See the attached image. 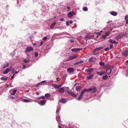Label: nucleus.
<instances>
[{
	"label": "nucleus",
	"instance_id": "obj_1",
	"mask_svg": "<svg viewBox=\"0 0 128 128\" xmlns=\"http://www.w3.org/2000/svg\"><path fill=\"white\" fill-rule=\"evenodd\" d=\"M96 90V88L94 87H93L91 88H85L80 93V95L77 99L78 100H80L81 99V98L83 97L82 96L86 92H88L90 91L91 92L94 93Z\"/></svg>",
	"mask_w": 128,
	"mask_h": 128
},
{
	"label": "nucleus",
	"instance_id": "obj_2",
	"mask_svg": "<svg viewBox=\"0 0 128 128\" xmlns=\"http://www.w3.org/2000/svg\"><path fill=\"white\" fill-rule=\"evenodd\" d=\"M78 56L77 55H74L70 56L67 58L66 60L68 61L77 58Z\"/></svg>",
	"mask_w": 128,
	"mask_h": 128
},
{
	"label": "nucleus",
	"instance_id": "obj_3",
	"mask_svg": "<svg viewBox=\"0 0 128 128\" xmlns=\"http://www.w3.org/2000/svg\"><path fill=\"white\" fill-rule=\"evenodd\" d=\"M112 71V69L110 67H109L107 68L106 72V74L108 75H109L111 73Z\"/></svg>",
	"mask_w": 128,
	"mask_h": 128
},
{
	"label": "nucleus",
	"instance_id": "obj_4",
	"mask_svg": "<svg viewBox=\"0 0 128 128\" xmlns=\"http://www.w3.org/2000/svg\"><path fill=\"white\" fill-rule=\"evenodd\" d=\"M17 91L16 90H10L9 91V93L12 95H14L16 93Z\"/></svg>",
	"mask_w": 128,
	"mask_h": 128
},
{
	"label": "nucleus",
	"instance_id": "obj_5",
	"mask_svg": "<svg viewBox=\"0 0 128 128\" xmlns=\"http://www.w3.org/2000/svg\"><path fill=\"white\" fill-rule=\"evenodd\" d=\"M33 50V48L30 46H29L26 48V52H29Z\"/></svg>",
	"mask_w": 128,
	"mask_h": 128
},
{
	"label": "nucleus",
	"instance_id": "obj_6",
	"mask_svg": "<svg viewBox=\"0 0 128 128\" xmlns=\"http://www.w3.org/2000/svg\"><path fill=\"white\" fill-rule=\"evenodd\" d=\"M66 92L67 93L71 95L72 96L76 97V95L73 92L68 91L67 90H66Z\"/></svg>",
	"mask_w": 128,
	"mask_h": 128
},
{
	"label": "nucleus",
	"instance_id": "obj_7",
	"mask_svg": "<svg viewBox=\"0 0 128 128\" xmlns=\"http://www.w3.org/2000/svg\"><path fill=\"white\" fill-rule=\"evenodd\" d=\"M96 60V58L93 57L90 58L89 59V60L90 62H95Z\"/></svg>",
	"mask_w": 128,
	"mask_h": 128
},
{
	"label": "nucleus",
	"instance_id": "obj_8",
	"mask_svg": "<svg viewBox=\"0 0 128 128\" xmlns=\"http://www.w3.org/2000/svg\"><path fill=\"white\" fill-rule=\"evenodd\" d=\"M122 54L124 56H127L128 55V51L127 50H124L122 53Z\"/></svg>",
	"mask_w": 128,
	"mask_h": 128
},
{
	"label": "nucleus",
	"instance_id": "obj_9",
	"mask_svg": "<svg viewBox=\"0 0 128 128\" xmlns=\"http://www.w3.org/2000/svg\"><path fill=\"white\" fill-rule=\"evenodd\" d=\"M64 87L60 88L58 90L59 92L60 93H63L64 92Z\"/></svg>",
	"mask_w": 128,
	"mask_h": 128
},
{
	"label": "nucleus",
	"instance_id": "obj_10",
	"mask_svg": "<svg viewBox=\"0 0 128 128\" xmlns=\"http://www.w3.org/2000/svg\"><path fill=\"white\" fill-rule=\"evenodd\" d=\"M82 50V48H74L72 49L71 50L72 52H77L79 51Z\"/></svg>",
	"mask_w": 128,
	"mask_h": 128
},
{
	"label": "nucleus",
	"instance_id": "obj_11",
	"mask_svg": "<svg viewBox=\"0 0 128 128\" xmlns=\"http://www.w3.org/2000/svg\"><path fill=\"white\" fill-rule=\"evenodd\" d=\"M46 102V100H41L39 103L38 104L42 106L44 105L45 104Z\"/></svg>",
	"mask_w": 128,
	"mask_h": 128
},
{
	"label": "nucleus",
	"instance_id": "obj_12",
	"mask_svg": "<svg viewBox=\"0 0 128 128\" xmlns=\"http://www.w3.org/2000/svg\"><path fill=\"white\" fill-rule=\"evenodd\" d=\"M8 66H9L8 63L7 62H6L3 64L2 67V68H6L8 67Z\"/></svg>",
	"mask_w": 128,
	"mask_h": 128
},
{
	"label": "nucleus",
	"instance_id": "obj_13",
	"mask_svg": "<svg viewBox=\"0 0 128 128\" xmlns=\"http://www.w3.org/2000/svg\"><path fill=\"white\" fill-rule=\"evenodd\" d=\"M67 71L68 72L70 73L74 71V69L72 68H68Z\"/></svg>",
	"mask_w": 128,
	"mask_h": 128
},
{
	"label": "nucleus",
	"instance_id": "obj_14",
	"mask_svg": "<svg viewBox=\"0 0 128 128\" xmlns=\"http://www.w3.org/2000/svg\"><path fill=\"white\" fill-rule=\"evenodd\" d=\"M110 14L112 16H116L117 15V13L116 12L112 11L110 12Z\"/></svg>",
	"mask_w": 128,
	"mask_h": 128
},
{
	"label": "nucleus",
	"instance_id": "obj_15",
	"mask_svg": "<svg viewBox=\"0 0 128 128\" xmlns=\"http://www.w3.org/2000/svg\"><path fill=\"white\" fill-rule=\"evenodd\" d=\"M109 42L110 43L118 44V42H116L115 40L112 39H110L108 40Z\"/></svg>",
	"mask_w": 128,
	"mask_h": 128
},
{
	"label": "nucleus",
	"instance_id": "obj_16",
	"mask_svg": "<svg viewBox=\"0 0 128 128\" xmlns=\"http://www.w3.org/2000/svg\"><path fill=\"white\" fill-rule=\"evenodd\" d=\"M110 34V32H107L105 35L102 34V38H104L106 36H108Z\"/></svg>",
	"mask_w": 128,
	"mask_h": 128
},
{
	"label": "nucleus",
	"instance_id": "obj_17",
	"mask_svg": "<svg viewBox=\"0 0 128 128\" xmlns=\"http://www.w3.org/2000/svg\"><path fill=\"white\" fill-rule=\"evenodd\" d=\"M94 70L93 68H90L86 70H85L86 72H92Z\"/></svg>",
	"mask_w": 128,
	"mask_h": 128
},
{
	"label": "nucleus",
	"instance_id": "obj_18",
	"mask_svg": "<svg viewBox=\"0 0 128 128\" xmlns=\"http://www.w3.org/2000/svg\"><path fill=\"white\" fill-rule=\"evenodd\" d=\"M94 76V75L93 74H92L89 76H86V78L88 80H90Z\"/></svg>",
	"mask_w": 128,
	"mask_h": 128
},
{
	"label": "nucleus",
	"instance_id": "obj_19",
	"mask_svg": "<svg viewBox=\"0 0 128 128\" xmlns=\"http://www.w3.org/2000/svg\"><path fill=\"white\" fill-rule=\"evenodd\" d=\"M56 24V23L55 22H53L51 25L50 26V28L51 29H53L54 27L55 26Z\"/></svg>",
	"mask_w": 128,
	"mask_h": 128
},
{
	"label": "nucleus",
	"instance_id": "obj_20",
	"mask_svg": "<svg viewBox=\"0 0 128 128\" xmlns=\"http://www.w3.org/2000/svg\"><path fill=\"white\" fill-rule=\"evenodd\" d=\"M9 68H7L4 72V74H7L9 72Z\"/></svg>",
	"mask_w": 128,
	"mask_h": 128
},
{
	"label": "nucleus",
	"instance_id": "obj_21",
	"mask_svg": "<svg viewBox=\"0 0 128 128\" xmlns=\"http://www.w3.org/2000/svg\"><path fill=\"white\" fill-rule=\"evenodd\" d=\"M60 101V102L62 103H64L66 102V100L64 99H61Z\"/></svg>",
	"mask_w": 128,
	"mask_h": 128
},
{
	"label": "nucleus",
	"instance_id": "obj_22",
	"mask_svg": "<svg viewBox=\"0 0 128 128\" xmlns=\"http://www.w3.org/2000/svg\"><path fill=\"white\" fill-rule=\"evenodd\" d=\"M45 97L47 99L49 98L50 97V95L48 93H47L45 94Z\"/></svg>",
	"mask_w": 128,
	"mask_h": 128
},
{
	"label": "nucleus",
	"instance_id": "obj_23",
	"mask_svg": "<svg viewBox=\"0 0 128 128\" xmlns=\"http://www.w3.org/2000/svg\"><path fill=\"white\" fill-rule=\"evenodd\" d=\"M52 85L55 88H59L58 85H57L54 84H52Z\"/></svg>",
	"mask_w": 128,
	"mask_h": 128
},
{
	"label": "nucleus",
	"instance_id": "obj_24",
	"mask_svg": "<svg viewBox=\"0 0 128 128\" xmlns=\"http://www.w3.org/2000/svg\"><path fill=\"white\" fill-rule=\"evenodd\" d=\"M125 20L126 24H128V15H126L125 17Z\"/></svg>",
	"mask_w": 128,
	"mask_h": 128
},
{
	"label": "nucleus",
	"instance_id": "obj_25",
	"mask_svg": "<svg viewBox=\"0 0 128 128\" xmlns=\"http://www.w3.org/2000/svg\"><path fill=\"white\" fill-rule=\"evenodd\" d=\"M96 72L98 75L102 76V75H103V71H101L100 72Z\"/></svg>",
	"mask_w": 128,
	"mask_h": 128
},
{
	"label": "nucleus",
	"instance_id": "obj_26",
	"mask_svg": "<svg viewBox=\"0 0 128 128\" xmlns=\"http://www.w3.org/2000/svg\"><path fill=\"white\" fill-rule=\"evenodd\" d=\"M60 106H58L57 107V109L56 111V113L57 114H58L59 113V112L60 110Z\"/></svg>",
	"mask_w": 128,
	"mask_h": 128
},
{
	"label": "nucleus",
	"instance_id": "obj_27",
	"mask_svg": "<svg viewBox=\"0 0 128 128\" xmlns=\"http://www.w3.org/2000/svg\"><path fill=\"white\" fill-rule=\"evenodd\" d=\"M92 37L89 34H87L85 36V38L86 39V38H88V39Z\"/></svg>",
	"mask_w": 128,
	"mask_h": 128
},
{
	"label": "nucleus",
	"instance_id": "obj_28",
	"mask_svg": "<svg viewBox=\"0 0 128 128\" xmlns=\"http://www.w3.org/2000/svg\"><path fill=\"white\" fill-rule=\"evenodd\" d=\"M8 78V77H2L0 79L2 80H6Z\"/></svg>",
	"mask_w": 128,
	"mask_h": 128
},
{
	"label": "nucleus",
	"instance_id": "obj_29",
	"mask_svg": "<svg viewBox=\"0 0 128 128\" xmlns=\"http://www.w3.org/2000/svg\"><path fill=\"white\" fill-rule=\"evenodd\" d=\"M121 33H120L119 34L118 36H116V38L118 40L119 38H121L122 37Z\"/></svg>",
	"mask_w": 128,
	"mask_h": 128
},
{
	"label": "nucleus",
	"instance_id": "obj_30",
	"mask_svg": "<svg viewBox=\"0 0 128 128\" xmlns=\"http://www.w3.org/2000/svg\"><path fill=\"white\" fill-rule=\"evenodd\" d=\"M83 62L82 60H81L80 61L76 62L74 64H82Z\"/></svg>",
	"mask_w": 128,
	"mask_h": 128
},
{
	"label": "nucleus",
	"instance_id": "obj_31",
	"mask_svg": "<svg viewBox=\"0 0 128 128\" xmlns=\"http://www.w3.org/2000/svg\"><path fill=\"white\" fill-rule=\"evenodd\" d=\"M46 82V80H44V81H42L38 83L37 84V85L38 86H39L40 85H41L42 84V83H45Z\"/></svg>",
	"mask_w": 128,
	"mask_h": 128
},
{
	"label": "nucleus",
	"instance_id": "obj_32",
	"mask_svg": "<svg viewBox=\"0 0 128 128\" xmlns=\"http://www.w3.org/2000/svg\"><path fill=\"white\" fill-rule=\"evenodd\" d=\"M98 53L97 52V50L95 51V50H94L93 52V54L94 55H96L98 54Z\"/></svg>",
	"mask_w": 128,
	"mask_h": 128
},
{
	"label": "nucleus",
	"instance_id": "obj_33",
	"mask_svg": "<svg viewBox=\"0 0 128 128\" xmlns=\"http://www.w3.org/2000/svg\"><path fill=\"white\" fill-rule=\"evenodd\" d=\"M103 48V47H101L96 48L95 49V51L97 50V51L100 50Z\"/></svg>",
	"mask_w": 128,
	"mask_h": 128
},
{
	"label": "nucleus",
	"instance_id": "obj_34",
	"mask_svg": "<svg viewBox=\"0 0 128 128\" xmlns=\"http://www.w3.org/2000/svg\"><path fill=\"white\" fill-rule=\"evenodd\" d=\"M68 16V17H70L72 16V15L71 12H70L67 15Z\"/></svg>",
	"mask_w": 128,
	"mask_h": 128
},
{
	"label": "nucleus",
	"instance_id": "obj_35",
	"mask_svg": "<svg viewBox=\"0 0 128 128\" xmlns=\"http://www.w3.org/2000/svg\"><path fill=\"white\" fill-rule=\"evenodd\" d=\"M8 98H10L12 99H15L14 97L13 96H12L11 95H8Z\"/></svg>",
	"mask_w": 128,
	"mask_h": 128
},
{
	"label": "nucleus",
	"instance_id": "obj_36",
	"mask_svg": "<svg viewBox=\"0 0 128 128\" xmlns=\"http://www.w3.org/2000/svg\"><path fill=\"white\" fill-rule=\"evenodd\" d=\"M99 64L101 66H103L104 65V63L102 62H100Z\"/></svg>",
	"mask_w": 128,
	"mask_h": 128
},
{
	"label": "nucleus",
	"instance_id": "obj_37",
	"mask_svg": "<svg viewBox=\"0 0 128 128\" xmlns=\"http://www.w3.org/2000/svg\"><path fill=\"white\" fill-rule=\"evenodd\" d=\"M108 78V76L106 75H105L103 76L102 77V79L103 80H106V79Z\"/></svg>",
	"mask_w": 128,
	"mask_h": 128
},
{
	"label": "nucleus",
	"instance_id": "obj_38",
	"mask_svg": "<svg viewBox=\"0 0 128 128\" xmlns=\"http://www.w3.org/2000/svg\"><path fill=\"white\" fill-rule=\"evenodd\" d=\"M120 33L121 34V35H122V37L125 36L126 35V33L122 32Z\"/></svg>",
	"mask_w": 128,
	"mask_h": 128
},
{
	"label": "nucleus",
	"instance_id": "obj_39",
	"mask_svg": "<svg viewBox=\"0 0 128 128\" xmlns=\"http://www.w3.org/2000/svg\"><path fill=\"white\" fill-rule=\"evenodd\" d=\"M106 26H107L106 28H105V29L107 30H110V28H109V26H108V24H107Z\"/></svg>",
	"mask_w": 128,
	"mask_h": 128
},
{
	"label": "nucleus",
	"instance_id": "obj_40",
	"mask_svg": "<svg viewBox=\"0 0 128 128\" xmlns=\"http://www.w3.org/2000/svg\"><path fill=\"white\" fill-rule=\"evenodd\" d=\"M64 87V91H66V90L68 91V90L69 89V88L68 87Z\"/></svg>",
	"mask_w": 128,
	"mask_h": 128
},
{
	"label": "nucleus",
	"instance_id": "obj_41",
	"mask_svg": "<svg viewBox=\"0 0 128 128\" xmlns=\"http://www.w3.org/2000/svg\"><path fill=\"white\" fill-rule=\"evenodd\" d=\"M12 73L13 74L12 76L11 77L12 79L14 78V75L15 74L14 73V70H13L12 72Z\"/></svg>",
	"mask_w": 128,
	"mask_h": 128
},
{
	"label": "nucleus",
	"instance_id": "obj_42",
	"mask_svg": "<svg viewBox=\"0 0 128 128\" xmlns=\"http://www.w3.org/2000/svg\"><path fill=\"white\" fill-rule=\"evenodd\" d=\"M23 62L24 63H27L28 62H29V60H26V59H24V60Z\"/></svg>",
	"mask_w": 128,
	"mask_h": 128
},
{
	"label": "nucleus",
	"instance_id": "obj_43",
	"mask_svg": "<svg viewBox=\"0 0 128 128\" xmlns=\"http://www.w3.org/2000/svg\"><path fill=\"white\" fill-rule=\"evenodd\" d=\"M83 10L84 11H86L88 10V9L87 8L85 7L83 8Z\"/></svg>",
	"mask_w": 128,
	"mask_h": 128
},
{
	"label": "nucleus",
	"instance_id": "obj_44",
	"mask_svg": "<svg viewBox=\"0 0 128 128\" xmlns=\"http://www.w3.org/2000/svg\"><path fill=\"white\" fill-rule=\"evenodd\" d=\"M110 50V49L109 47H108L104 49V50L106 51Z\"/></svg>",
	"mask_w": 128,
	"mask_h": 128
},
{
	"label": "nucleus",
	"instance_id": "obj_45",
	"mask_svg": "<svg viewBox=\"0 0 128 128\" xmlns=\"http://www.w3.org/2000/svg\"><path fill=\"white\" fill-rule=\"evenodd\" d=\"M23 100L24 102H30V101H29L28 100L26 99H24Z\"/></svg>",
	"mask_w": 128,
	"mask_h": 128
},
{
	"label": "nucleus",
	"instance_id": "obj_46",
	"mask_svg": "<svg viewBox=\"0 0 128 128\" xmlns=\"http://www.w3.org/2000/svg\"><path fill=\"white\" fill-rule=\"evenodd\" d=\"M9 69H10V70H11L12 71H12L13 70H14V68H12V66H11L10 68Z\"/></svg>",
	"mask_w": 128,
	"mask_h": 128
},
{
	"label": "nucleus",
	"instance_id": "obj_47",
	"mask_svg": "<svg viewBox=\"0 0 128 128\" xmlns=\"http://www.w3.org/2000/svg\"><path fill=\"white\" fill-rule=\"evenodd\" d=\"M34 56L36 57L37 56H38V53L37 52H36L34 53Z\"/></svg>",
	"mask_w": 128,
	"mask_h": 128
},
{
	"label": "nucleus",
	"instance_id": "obj_48",
	"mask_svg": "<svg viewBox=\"0 0 128 128\" xmlns=\"http://www.w3.org/2000/svg\"><path fill=\"white\" fill-rule=\"evenodd\" d=\"M80 88L79 87H77L76 88V90L78 91L80 90Z\"/></svg>",
	"mask_w": 128,
	"mask_h": 128
},
{
	"label": "nucleus",
	"instance_id": "obj_49",
	"mask_svg": "<svg viewBox=\"0 0 128 128\" xmlns=\"http://www.w3.org/2000/svg\"><path fill=\"white\" fill-rule=\"evenodd\" d=\"M44 43V42L43 41H42V42H41L40 43V46H42L43 44Z\"/></svg>",
	"mask_w": 128,
	"mask_h": 128
},
{
	"label": "nucleus",
	"instance_id": "obj_50",
	"mask_svg": "<svg viewBox=\"0 0 128 128\" xmlns=\"http://www.w3.org/2000/svg\"><path fill=\"white\" fill-rule=\"evenodd\" d=\"M110 50L111 49L113 48V46L112 44H110Z\"/></svg>",
	"mask_w": 128,
	"mask_h": 128
},
{
	"label": "nucleus",
	"instance_id": "obj_51",
	"mask_svg": "<svg viewBox=\"0 0 128 128\" xmlns=\"http://www.w3.org/2000/svg\"><path fill=\"white\" fill-rule=\"evenodd\" d=\"M70 42L72 43H73L74 42V41L73 40H70Z\"/></svg>",
	"mask_w": 128,
	"mask_h": 128
},
{
	"label": "nucleus",
	"instance_id": "obj_52",
	"mask_svg": "<svg viewBox=\"0 0 128 128\" xmlns=\"http://www.w3.org/2000/svg\"><path fill=\"white\" fill-rule=\"evenodd\" d=\"M47 38L46 37H44L43 38V40H45L47 39Z\"/></svg>",
	"mask_w": 128,
	"mask_h": 128
},
{
	"label": "nucleus",
	"instance_id": "obj_53",
	"mask_svg": "<svg viewBox=\"0 0 128 128\" xmlns=\"http://www.w3.org/2000/svg\"><path fill=\"white\" fill-rule=\"evenodd\" d=\"M69 22L68 21H66V25L67 26H68L69 25Z\"/></svg>",
	"mask_w": 128,
	"mask_h": 128
},
{
	"label": "nucleus",
	"instance_id": "obj_54",
	"mask_svg": "<svg viewBox=\"0 0 128 128\" xmlns=\"http://www.w3.org/2000/svg\"><path fill=\"white\" fill-rule=\"evenodd\" d=\"M23 66L22 68L23 69H24L26 68V66H25L24 64H23Z\"/></svg>",
	"mask_w": 128,
	"mask_h": 128
},
{
	"label": "nucleus",
	"instance_id": "obj_55",
	"mask_svg": "<svg viewBox=\"0 0 128 128\" xmlns=\"http://www.w3.org/2000/svg\"><path fill=\"white\" fill-rule=\"evenodd\" d=\"M103 75L104 74H106V71H103Z\"/></svg>",
	"mask_w": 128,
	"mask_h": 128
},
{
	"label": "nucleus",
	"instance_id": "obj_56",
	"mask_svg": "<svg viewBox=\"0 0 128 128\" xmlns=\"http://www.w3.org/2000/svg\"><path fill=\"white\" fill-rule=\"evenodd\" d=\"M67 8L68 10H69L70 8V7L69 6H67ZM70 10H67L68 11H69Z\"/></svg>",
	"mask_w": 128,
	"mask_h": 128
},
{
	"label": "nucleus",
	"instance_id": "obj_57",
	"mask_svg": "<svg viewBox=\"0 0 128 128\" xmlns=\"http://www.w3.org/2000/svg\"><path fill=\"white\" fill-rule=\"evenodd\" d=\"M69 22V23L70 24H72V20H70Z\"/></svg>",
	"mask_w": 128,
	"mask_h": 128
},
{
	"label": "nucleus",
	"instance_id": "obj_58",
	"mask_svg": "<svg viewBox=\"0 0 128 128\" xmlns=\"http://www.w3.org/2000/svg\"><path fill=\"white\" fill-rule=\"evenodd\" d=\"M36 94L37 95H38L39 94V93L38 92H36Z\"/></svg>",
	"mask_w": 128,
	"mask_h": 128
},
{
	"label": "nucleus",
	"instance_id": "obj_59",
	"mask_svg": "<svg viewBox=\"0 0 128 128\" xmlns=\"http://www.w3.org/2000/svg\"><path fill=\"white\" fill-rule=\"evenodd\" d=\"M62 84H60V85H59V88L60 87L62 86Z\"/></svg>",
	"mask_w": 128,
	"mask_h": 128
},
{
	"label": "nucleus",
	"instance_id": "obj_60",
	"mask_svg": "<svg viewBox=\"0 0 128 128\" xmlns=\"http://www.w3.org/2000/svg\"><path fill=\"white\" fill-rule=\"evenodd\" d=\"M18 72H17L16 71L15 72H14V73L15 74H17Z\"/></svg>",
	"mask_w": 128,
	"mask_h": 128
},
{
	"label": "nucleus",
	"instance_id": "obj_61",
	"mask_svg": "<svg viewBox=\"0 0 128 128\" xmlns=\"http://www.w3.org/2000/svg\"><path fill=\"white\" fill-rule=\"evenodd\" d=\"M60 20L61 21H63L64 20V19L63 18H61L60 19Z\"/></svg>",
	"mask_w": 128,
	"mask_h": 128
},
{
	"label": "nucleus",
	"instance_id": "obj_62",
	"mask_svg": "<svg viewBox=\"0 0 128 128\" xmlns=\"http://www.w3.org/2000/svg\"><path fill=\"white\" fill-rule=\"evenodd\" d=\"M42 99H44V96H42Z\"/></svg>",
	"mask_w": 128,
	"mask_h": 128
},
{
	"label": "nucleus",
	"instance_id": "obj_63",
	"mask_svg": "<svg viewBox=\"0 0 128 128\" xmlns=\"http://www.w3.org/2000/svg\"><path fill=\"white\" fill-rule=\"evenodd\" d=\"M110 22H110V21H108V22H107V24H109V23H110Z\"/></svg>",
	"mask_w": 128,
	"mask_h": 128
},
{
	"label": "nucleus",
	"instance_id": "obj_64",
	"mask_svg": "<svg viewBox=\"0 0 128 128\" xmlns=\"http://www.w3.org/2000/svg\"><path fill=\"white\" fill-rule=\"evenodd\" d=\"M36 44L35 43H34L33 44V45H34V46H35V45H36Z\"/></svg>",
	"mask_w": 128,
	"mask_h": 128
}]
</instances>
